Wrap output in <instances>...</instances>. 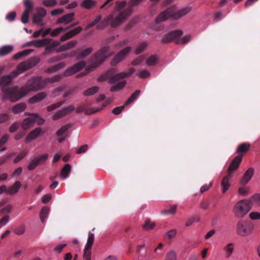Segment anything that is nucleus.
I'll return each mask as SVG.
<instances>
[{"mask_svg":"<svg viewBox=\"0 0 260 260\" xmlns=\"http://www.w3.org/2000/svg\"><path fill=\"white\" fill-rule=\"evenodd\" d=\"M46 84V81L43 80L41 77H37L30 79L25 86L21 88L16 85L11 88L4 87L3 90L5 92V95L9 98V100L14 103L20 100L29 92L43 89Z\"/></svg>","mask_w":260,"mask_h":260,"instance_id":"f257e3e1","label":"nucleus"},{"mask_svg":"<svg viewBox=\"0 0 260 260\" xmlns=\"http://www.w3.org/2000/svg\"><path fill=\"white\" fill-rule=\"evenodd\" d=\"M142 1L143 0H131L128 3V8L121 11L115 17L113 15H109L96 25V28L102 29L108 25H110L112 27H116L121 25L133 13L132 7L139 5Z\"/></svg>","mask_w":260,"mask_h":260,"instance_id":"f03ea898","label":"nucleus"},{"mask_svg":"<svg viewBox=\"0 0 260 260\" xmlns=\"http://www.w3.org/2000/svg\"><path fill=\"white\" fill-rule=\"evenodd\" d=\"M39 61L40 58L39 57H32L19 64L16 69L11 72L10 74L0 77V86H2L1 90L4 93L5 99L9 100V98L5 95V92L3 90V88H11L12 87H8L7 86L11 83L14 78L23 72L34 67Z\"/></svg>","mask_w":260,"mask_h":260,"instance_id":"7ed1b4c3","label":"nucleus"},{"mask_svg":"<svg viewBox=\"0 0 260 260\" xmlns=\"http://www.w3.org/2000/svg\"><path fill=\"white\" fill-rule=\"evenodd\" d=\"M191 10V6L186 7L178 11H176L175 7H171L161 12L155 18V21L156 23H159L169 18L177 20L189 13Z\"/></svg>","mask_w":260,"mask_h":260,"instance_id":"20e7f679","label":"nucleus"},{"mask_svg":"<svg viewBox=\"0 0 260 260\" xmlns=\"http://www.w3.org/2000/svg\"><path fill=\"white\" fill-rule=\"evenodd\" d=\"M134 71L135 69L131 68L129 69L127 72L116 74V69L112 68L107 71L105 74L100 76L98 78V81L103 82L108 80L109 83L113 84L116 83L121 79L128 78L134 72Z\"/></svg>","mask_w":260,"mask_h":260,"instance_id":"39448f33","label":"nucleus"},{"mask_svg":"<svg viewBox=\"0 0 260 260\" xmlns=\"http://www.w3.org/2000/svg\"><path fill=\"white\" fill-rule=\"evenodd\" d=\"M110 50V47L106 46L97 51L89 59L90 64L88 68H96L102 64L106 59L111 55Z\"/></svg>","mask_w":260,"mask_h":260,"instance_id":"423d86ee","label":"nucleus"},{"mask_svg":"<svg viewBox=\"0 0 260 260\" xmlns=\"http://www.w3.org/2000/svg\"><path fill=\"white\" fill-rule=\"evenodd\" d=\"M253 229V225L250 222L239 221L237 223V233L240 236H247L252 233Z\"/></svg>","mask_w":260,"mask_h":260,"instance_id":"0eeeda50","label":"nucleus"},{"mask_svg":"<svg viewBox=\"0 0 260 260\" xmlns=\"http://www.w3.org/2000/svg\"><path fill=\"white\" fill-rule=\"evenodd\" d=\"M249 210V205L245 200H241L236 203L234 212L237 217H243Z\"/></svg>","mask_w":260,"mask_h":260,"instance_id":"6e6552de","label":"nucleus"},{"mask_svg":"<svg viewBox=\"0 0 260 260\" xmlns=\"http://www.w3.org/2000/svg\"><path fill=\"white\" fill-rule=\"evenodd\" d=\"M183 35V31L181 29H176L171 31L167 34H165L161 39V43L163 44H168L173 41H175L180 38Z\"/></svg>","mask_w":260,"mask_h":260,"instance_id":"1a4fd4ad","label":"nucleus"},{"mask_svg":"<svg viewBox=\"0 0 260 260\" xmlns=\"http://www.w3.org/2000/svg\"><path fill=\"white\" fill-rule=\"evenodd\" d=\"M23 3L25 10L22 14L21 21L23 23L26 24L28 22L29 14L33 10L34 7L32 3L30 0H25Z\"/></svg>","mask_w":260,"mask_h":260,"instance_id":"9d476101","label":"nucleus"},{"mask_svg":"<svg viewBox=\"0 0 260 260\" xmlns=\"http://www.w3.org/2000/svg\"><path fill=\"white\" fill-rule=\"evenodd\" d=\"M86 66V62L84 61H81L76 63L74 66L67 69L64 72V76L68 77L71 76L78 71L81 70Z\"/></svg>","mask_w":260,"mask_h":260,"instance_id":"9b49d317","label":"nucleus"},{"mask_svg":"<svg viewBox=\"0 0 260 260\" xmlns=\"http://www.w3.org/2000/svg\"><path fill=\"white\" fill-rule=\"evenodd\" d=\"M243 159L242 154L236 156L232 161L228 169V174L232 175V173L235 171L239 167Z\"/></svg>","mask_w":260,"mask_h":260,"instance_id":"f8f14e48","label":"nucleus"},{"mask_svg":"<svg viewBox=\"0 0 260 260\" xmlns=\"http://www.w3.org/2000/svg\"><path fill=\"white\" fill-rule=\"evenodd\" d=\"M131 50L130 47H127L119 51L111 61V64L115 66L118 63L122 60V59L128 54Z\"/></svg>","mask_w":260,"mask_h":260,"instance_id":"ddd939ff","label":"nucleus"},{"mask_svg":"<svg viewBox=\"0 0 260 260\" xmlns=\"http://www.w3.org/2000/svg\"><path fill=\"white\" fill-rule=\"evenodd\" d=\"M25 115L30 116L25 118L22 123L21 127L24 130H26L32 127L35 123V117H33V114L25 113Z\"/></svg>","mask_w":260,"mask_h":260,"instance_id":"4468645a","label":"nucleus"},{"mask_svg":"<svg viewBox=\"0 0 260 260\" xmlns=\"http://www.w3.org/2000/svg\"><path fill=\"white\" fill-rule=\"evenodd\" d=\"M51 39L49 38H45L42 40H36L28 42L26 44V46H34L36 47L39 48L45 45H48L50 42Z\"/></svg>","mask_w":260,"mask_h":260,"instance_id":"2eb2a0df","label":"nucleus"},{"mask_svg":"<svg viewBox=\"0 0 260 260\" xmlns=\"http://www.w3.org/2000/svg\"><path fill=\"white\" fill-rule=\"evenodd\" d=\"M254 170L253 168H249L244 173L241 180V183L243 185H246L253 177Z\"/></svg>","mask_w":260,"mask_h":260,"instance_id":"dca6fc26","label":"nucleus"},{"mask_svg":"<svg viewBox=\"0 0 260 260\" xmlns=\"http://www.w3.org/2000/svg\"><path fill=\"white\" fill-rule=\"evenodd\" d=\"M42 132V128L38 127L31 131L26 136L25 142L28 143L37 138Z\"/></svg>","mask_w":260,"mask_h":260,"instance_id":"f3484780","label":"nucleus"},{"mask_svg":"<svg viewBox=\"0 0 260 260\" xmlns=\"http://www.w3.org/2000/svg\"><path fill=\"white\" fill-rule=\"evenodd\" d=\"M75 13L73 12L64 15L57 20V23L68 24L74 20Z\"/></svg>","mask_w":260,"mask_h":260,"instance_id":"a211bd4d","label":"nucleus"},{"mask_svg":"<svg viewBox=\"0 0 260 260\" xmlns=\"http://www.w3.org/2000/svg\"><path fill=\"white\" fill-rule=\"evenodd\" d=\"M77 44V42L76 40L71 41L67 43L61 45L58 48L55 49V51L56 52H62L70 49H71L75 47L76 45Z\"/></svg>","mask_w":260,"mask_h":260,"instance_id":"6ab92c4d","label":"nucleus"},{"mask_svg":"<svg viewBox=\"0 0 260 260\" xmlns=\"http://www.w3.org/2000/svg\"><path fill=\"white\" fill-rule=\"evenodd\" d=\"M232 175H228L224 176L221 181V189L223 193H225L229 188L230 184L229 181L232 178Z\"/></svg>","mask_w":260,"mask_h":260,"instance_id":"aec40b11","label":"nucleus"},{"mask_svg":"<svg viewBox=\"0 0 260 260\" xmlns=\"http://www.w3.org/2000/svg\"><path fill=\"white\" fill-rule=\"evenodd\" d=\"M46 94L44 92H41L31 97L28 100V103L30 104H35L44 99L46 97Z\"/></svg>","mask_w":260,"mask_h":260,"instance_id":"412c9836","label":"nucleus"},{"mask_svg":"<svg viewBox=\"0 0 260 260\" xmlns=\"http://www.w3.org/2000/svg\"><path fill=\"white\" fill-rule=\"evenodd\" d=\"M250 147V144L249 143H241L238 146L236 153H238L239 155L242 154L243 156V154L249 150Z\"/></svg>","mask_w":260,"mask_h":260,"instance_id":"4be33fe9","label":"nucleus"},{"mask_svg":"<svg viewBox=\"0 0 260 260\" xmlns=\"http://www.w3.org/2000/svg\"><path fill=\"white\" fill-rule=\"evenodd\" d=\"M26 108V104L24 103L17 104L12 108V111L14 114L23 112Z\"/></svg>","mask_w":260,"mask_h":260,"instance_id":"5701e85b","label":"nucleus"},{"mask_svg":"<svg viewBox=\"0 0 260 260\" xmlns=\"http://www.w3.org/2000/svg\"><path fill=\"white\" fill-rule=\"evenodd\" d=\"M97 4L95 1L93 0H84L81 3V7L87 10L91 9L94 8Z\"/></svg>","mask_w":260,"mask_h":260,"instance_id":"b1692460","label":"nucleus"},{"mask_svg":"<svg viewBox=\"0 0 260 260\" xmlns=\"http://www.w3.org/2000/svg\"><path fill=\"white\" fill-rule=\"evenodd\" d=\"M94 234L90 232L89 233L87 243L84 249V252H91V248L94 242Z\"/></svg>","mask_w":260,"mask_h":260,"instance_id":"393cba45","label":"nucleus"},{"mask_svg":"<svg viewBox=\"0 0 260 260\" xmlns=\"http://www.w3.org/2000/svg\"><path fill=\"white\" fill-rule=\"evenodd\" d=\"M21 186V182L19 181H17L12 186L7 189V192L10 195L14 194L19 191Z\"/></svg>","mask_w":260,"mask_h":260,"instance_id":"a878e982","label":"nucleus"},{"mask_svg":"<svg viewBox=\"0 0 260 260\" xmlns=\"http://www.w3.org/2000/svg\"><path fill=\"white\" fill-rule=\"evenodd\" d=\"M111 102V101L110 100H107L103 104L102 107L101 109H97L95 110H94L93 109H86L85 110V114L88 115L98 112L100 110L104 109L107 105L110 104Z\"/></svg>","mask_w":260,"mask_h":260,"instance_id":"bb28decb","label":"nucleus"},{"mask_svg":"<svg viewBox=\"0 0 260 260\" xmlns=\"http://www.w3.org/2000/svg\"><path fill=\"white\" fill-rule=\"evenodd\" d=\"M126 84V81L125 80H122L121 81L119 82L115 85H113L110 88V91L112 92H115L119 91L122 89H123Z\"/></svg>","mask_w":260,"mask_h":260,"instance_id":"cd10ccee","label":"nucleus"},{"mask_svg":"<svg viewBox=\"0 0 260 260\" xmlns=\"http://www.w3.org/2000/svg\"><path fill=\"white\" fill-rule=\"evenodd\" d=\"M71 168V165L69 164H66L61 170L60 177L63 179L67 178L70 172Z\"/></svg>","mask_w":260,"mask_h":260,"instance_id":"c85d7f7f","label":"nucleus"},{"mask_svg":"<svg viewBox=\"0 0 260 260\" xmlns=\"http://www.w3.org/2000/svg\"><path fill=\"white\" fill-rule=\"evenodd\" d=\"M158 56L156 55H152L146 60V63L149 66H154L158 61Z\"/></svg>","mask_w":260,"mask_h":260,"instance_id":"c756f323","label":"nucleus"},{"mask_svg":"<svg viewBox=\"0 0 260 260\" xmlns=\"http://www.w3.org/2000/svg\"><path fill=\"white\" fill-rule=\"evenodd\" d=\"M49 212V208L45 206L43 207L40 213V218L41 221L44 223Z\"/></svg>","mask_w":260,"mask_h":260,"instance_id":"7c9ffc66","label":"nucleus"},{"mask_svg":"<svg viewBox=\"0 0 260 260\" xmlns=\"http://www.w3.org/2000/svg\"><path fill=\"white\" fill-rule=\"evenodd\" d=\"M13 49V48L11 46H3L0 48V56H4L10 53Z\"/></svg>","mask_w":260,"mask_h":260,"instance_id":"2f4dec72","label":"nucleus"},{"mask_svg":"<svg viewBox=\"0 0 260 260\" xmlns=\"http://www.w3.org/2000/svg\"><path fill=\"white\" fill-rule=\"evenodd\" d=\"M141 93L140 90H137L133 93L131 96L125 102V105H128L134 102Z\"/></svg>","mask_w":260,"mask_h":260,"instance_id":"473e14b6","label":"nucleus"},{"mask_svg":"<svg viewBox=\"0 0 260 260\" xmlns=\"http://www.w3.org/2000/svg\"><path fill=\"white\" fill-rule=\"evenodd\" d=\"M223 250L226 253V257L229 258L234 251V244L232 243L228 244L223 248Z\"/></svg>","mask_w":260,"mask_h":260,"instance_id":"72a5a7b5","label":"nucleus"},{"mask_svg":"<svg viewBox=\"0 0 260 260\" xmlns=\"http://www.w3.org/2000/svg\"><path fill=\"white\" fill-rule=\"evenodd\" d=\"M9 138V135L8 134L4 135L0 139V151L3 152L6 150L7 148L6 147L3 146L8 141Z\"/></svg>","mask_w":260,"mask_h":260,"instance_id":"f704fd0d","label":"nucleus"},{"mask_svg":"<svg viewBox=\"0 0 260 260\" xmlns=\"http://www.w3.org/2000/svg\"><path fill=\"white\" fill-rule=\"evenodd\" d=\"M93 50V48L92 47H89L82 51H81L77 56V59H80L81 58H84L89 55Z\"/></svg>","mask_w":260,"mask_h":260,"instance_id":"c9c22d12","label":"nucleus"},{"mask_svg":"<svg viewBox=\"0 0 260 260\" xmlns=\"http://www.w3.org/2000/svg\"><path fill=\"white\" fill-rule=\"evenodd\" d=\"M33 51L32 49L24 50L22 51L19 52L14 55L13 58L15 59H17L21 57L27 56Z\"/></svg>","mask_w":260,"mask_h":260,"instance_id":"e433bc0d","label":"nucleus"},{"mask_svg":"<svg viewBox=\"0 0 260 260\" xmlns=\"http://www.w3.org/2000/svg\"><path fill=\"white\" fill-rule=\"evenodd\" d=\"M99 90V87L98 86H93L85 90L83 94L85 96L91 95L98 92Z\"/></svg>","mask_w":260,"mask_h":260,"instance_id":"4c0bfd02","label":"nucleus"},{"mask_svg":"<svg viewBox=\"0 0 260 260\" xmlns=\"http://www.w3.org/2000/svg\"><path fill=\"white\" fill-rule=\"evenodd\" d=\"M155 226L154 222H152L150 220L147 219L142 226V228L146 231H149L153 229Z\"/></svg>","mask_w":260,"mask_h":260,"instance_id":"58836bf2","label":"nucleus"},{"mask_svg":"<svg viewBox=\"0 0 260 260\" xmlns=\"http://www.w3.org/2000/svg\"><path fill=\"white\" fill-rule=\"evenodd\" d=\"M126 5V2L125 1L117 2L114 8V11L117 12L122 10Z\"/></svg>","mask_w":260,"mask_h":260,"instance_id":"ea45409f","label":"nucleus"},{"mask_svg":"<svg viewBox=\"0 0 260 260\" xmlns=\"http://www.w3.org/2000/svg\"><path fill=\"white\" fill-rule=\"evenodd\" d=\"M148 44L146 42L141 43L135 50V53L137 55L142 52L147 47Z\"/></svg>","mask_w":260,"mask_h":260,"instance_id":"a19ab883","label":"nucleus"},{"mask_svg":"<svg viewBox=\"0 0 260 260\" xmlns=\"http://www.w3.org/2000/svg\"><path fill=\"white\" fill-rule=\"evenodd\" d=\"M177 206L176 205H174L172 206L170 209H165L164 210H162L161 211V213L162 214H175L176 212Z\"/></svg>","mask_w":260,"mask_h":260,"instance_id":"79ce46f5","label":"nucleus"},{"mask_svg":"<svg viewBox=\"0 0 260 260\" xmlns=\"http://www.w3.org/2000/svg\"><path fill=\"white\" fill-rule=\"evenodd\" d=\"M101 19H102V16L100 15H99L98 16H97L96 17V18L93 20H92L91 22H90L87 25L86 29H88L93 27L95 25L97 24L101 21Z\"/></svg>","mask_w":260,"mask_h":260,"instance_id":"37998d69","label":"nucleus"},{"mask_svg":"<svg viewBox=\"0 0 260 260\" xmlns=\"http://www.w3.org/2000/svg\"><path fill=\"white\" fill-rule=\"evenodd\" d=\"M191 39L190 35L185 36L181 39L179 38L176 41V44H186L188 43Z\"/></svg>","mask_w":260,"mask_h":260,"instance_id":"c03bdc74","label":"nucleus"},{"mask_svg":"<svg viewBox=\"0 0 260 260\" xmlns=\"http://www.w3.org/2000/svg\"><path fill=\"white\" fill-rule=\"evenodd\" d=\"M62 77L61 75H56L52 77L48 78L46 79V81L51 83H55L59 81Z\"/></svg>","mask_w":260,"mask_h":260,"instance_id":"a18cd8bd","label":"nucleus"},{"mask_svg":"<svg viewBox=\"0 0 260 260\" xmlns=\"http://www.w3.org/2000/svg\"><path fill=\"white\" fill-rule=\"evenodd\" d=\"M71 125L69 124H66L59 128L56 132V135L58 137L62 136L70 127Z\"/></svg>","mask_w":260,"mask_h":260,"instance_id":"49530a36","label":"nucleus"},{"mask_svg":"<svg viewBox=\"0 0 260 260\" xmlns=\"http://www.w3.org/2000/svg\"><path fill=\"white\" fill-rule=\"evenodd\" d=\"M136 75L141 78H146L150 76V73L147 70H143L138 72Z\"/></svg>","mask_w":260,"mask_h":260,"instance_id":"de8ad7c7","label":"nucleus"},{"mask_svg":"<svg viewBox=\"0 0 260 260\" xmlns=\"http://www.w3.org/2000/svg\"><path fill=\"white\" fill-rule=\"evenodd\" d=\"M48 156V154H44L40 156L36 157L35 158L39 165L43 164L47 159Z\"/></svg>","mask_w":260,"mask_h":260,"instance_id":"09e8293b","label":"nucleus"},{"mask_svg":"<svg viewBox=\"0 0 260 260\" xmlns=\"http://www.w3.org/2000/svg\"><path fill=\"white\" fill-rule=\"evenodd\" d=\"M43 18V17L39 16L37 14H36L33 16L32 17L33 23L42 26L43 25V23H42Z\"/></svg>","mask_w":260,"mask_h":260,"instance_id":"8fccbe9b","label":"nucleus"},{"mask_svg":"<svg viewBox=\"0 0 260 260\" xmlns=\"http://www.w3.org/2000/svg\"><path fill=\"white\" fill-rule=\"evenodd\" d=\"M63 103H64L63 101H60V102H57L55 104L50 105L48 107H47V110L48 111H53V110L59 108L62 104H63Z\"/></svg>","mask_w":260,"mask_h":260,"instance_id":"3c124183","label":"nucleus"},{"mask_svg":"<svg viewBox=\"0 0 260 260\" xmlns=\"http://www.w3.org/2000/svg\"><path fill=\"white\" fill-rule=\"evenodd\" d=\"M66 31V28H64L62 27H59L54 29L50 33V35L52 37H55L58 35L61 32Z\"/></svg>","mask_w":260,"mask_h":260,"instance_id":"603ef678","label":"nucleus"},{"mask_svg":"<svg viewBox=\"0 0 260 260\" xmlns=\"http://www.w3.org/2000/svg\"><path fill=\"white\" fill-rule=\"evenodd\" d=\"M43 4L45 7H53L56 5L57 2L56 0H44L43 2Z\"/></svg>","mask_w":260,"mask_h":260,"instance_id":"864d4df0","label":"nucleus"},{"mask_svg":"<svg viewBox=\"0 0 260 260\" xmlns=\"http://www.w3.org/2000/svg\"><path fill=\"white\" fill-rule=\"evenodd\" d=\"M68 56V54H62L59 56H56L53 57L50 59V62H54L55 61H59L62 59L66 58V57H67Z\"/></svg>","mask_w":260,"mask_h":260,"instance_id":"5fc2aeb1","label":"nucleus"},{"mask_svg":"<svg viewBox=\"0 0 260 260\" xmlns=\"http://www.w3.org/2000/svg\"><path fill=\"white\" fill-rule=\"evenodd\" d=\"M176 234H177V231L175 229H173V230H171L168 231L166 234V236L169 240H171L176 236Z\"/></svg>","mask_w":260,"mask_h":260,"instance_id":"6e6d98bb","label":"nucleus"},{"mask_svg":"<svg viewBox=\"0 0 260 260\" xmlns=\"http://www.w3.org/2000/svg\"><path fill=\"white\" fill-rule=\"evenodd\" d=\"M65 115L62 110H58L53 116L52 119L54 120H58L64 116Z\"/></svg>","mask_w":260,"mask_h":260,"instance_id":"4d7b16f0","label":"nucleus"},{"mask_svg":"<svg viewBox=\"0 0 260 260\" xmlns=\"http://www.w3.org/2000/svg\"><path fill=\"white\" fill-rule=\"evenodd\" d=\"M82 30V28L80 26H78L70 31H69V34H70L71 37H73L76 35L79 34Z\"/></svg>","mask_w":260,"mask_h":260,"instance_id":"13d9d810","label":"nucleus"},{"mask_svg":"<svg viewBox=\"0 0 260 260\" xmlns=\"http://www.w3.org/2000/svg\"><path fill=\"white\" fill-rule=\"evenodd\" d=\"M145 59V57L143 55H141L134 59L132 62V64L133 66H137L140 64Z\"/></svg>","mask_w":260,"mask_h":260,"instance_id":"bf43d9fd","label":"nucleus"},{"mask_svg":"<svg viewBox=\"0 0 260 260\" xmlns=\"http://www.w3.org/2000/svg\"><path fill=\"white\" fill-rule=\"evenodd\" d=\"M125 106L124 104L123 106L115 108L112 110L113 114L116 115H119L124 110Z\"/></svg>","mask_w":260,"mask_h":260,"instance_id":"052dcab7","label":"nucleus"},{"mask_svg":"<svg viewBox=\"0 0 260 260\" xmlns=\"http://www.w3.org/2000/svg\"><path fill=\"white\" fill-rule=\"evenodd\" d=\"M75 109V107L73 105H70L67 107L61 109L63 112L65 116L72 112H73Z\"/></svg>","mask_w":260,"mask_h":260,"instance_id":"680f3d73","label":"nucleus"},{"mask_svg":"<svg viewBox=\"0 0 260 260\" xmlns=\"http://www.w3.org/2000/svg\"><path fill=\"white\" fill-rule=\"evenodd\" d=\"M38 165H39L37 162L36 160L35 159V158H34L30 161V162L28 165L27 169L28 170L31 171L34 170L35 168Z\"/></svg>","mask_w":260,"mask_h":260,"instance_id":"e2e57ef3","label":"nucleus"},{"mask_svg":"<svg viewBox=\"0 0 260 260\" xmlns=\"http://www.w3.org/2000/svg\"><path fill=\"white\" fill-rule=\"evenodd\" d=\"M25 231V229L24 226L22 225L20 227L16 228L14 230V232L16 234H17L18 235H22V234H23L24 233Z\"/></svg>","mask_w":260,"mask_h":260,"instance_id":"0e129e2a","label":"nucleus"},{"mask_svg":"<svg viewBox=\"0 0 260 260\" xmlns=\"http://www.w3.org/2000/svg\"><path fill=\"white\" fill-rule=\"evenodd\" d=\"M9 220V216L7 215L0 219V228L7 224Z\"/></svg>","mask_w":260,"mask_h":260,"instance_id":"69168bd1","label":"nucleus"},{"mask_svg":"<svg viewBox=\"0 0 260 260\" xmlns=\"http://www.w3.org/2000/svg\"><path fill=\"white\" fill-rule=\"evenodd\" d=\"M176 253L173 251H171L167 255L166 260H176Z\"/></svg>","mask_w":260,"mask_h":260,"instance_id":"338daca9","label":"nucleus"},{"mask_svg":"<svg viewBox=\"0 0 260 260\" xmlns=\"http://www.w3.org/2000/svg\"><path fill=\"white\" fill-rule=\"evenodd\" d=\"M249 217L252 220L259 219L260 213L257 212H252L249 214Z\"/></svg>","mask_w":260,"mask_h":260,"instance_id":"774afa93","label":"nucleus"}]
</instances>
